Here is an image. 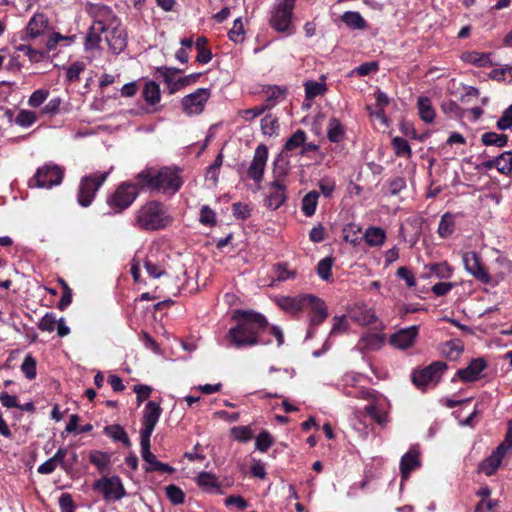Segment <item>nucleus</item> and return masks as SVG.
Here are the masks:
<instances>
[{"mask_svg": "<svg viewBox=\"0 0 512 512\" xmlns=\"http://www.w3.org/2000/svg\"><path fill=\"white\" fill-rule=\"evenodd\" d=\"M231 319L246 330L247 337L245 341H242L237 337L239 333L238 329H229L226 338L230 346L241 349L258 344H265L259 337L260 333L268 326L267 319L263 314L253 310L237 309L233 311Z\"/></svg>", "mask_w": 512, "mask_h": 512, "instance_id": "1", "label": "nucleus"}, {"mask_svg": "<svg viewBox=\"0 0 512 512\" xmlns=\"http://www.w3.org/2000/svg\"><path fill=\"white\" fill-rule=\"evenodd\" d=\"M135 180L144 191L169 196L176 194L183 184L180 169L176 167H163L159 170L145 168L135 176Z\"/></svg>", "mask_w": 512, "mask_h": 512, "instance_id": "2", "label": "nucleus"}, {"mask_svg": "<svg viewBox=\"0 0 512 512\" xmlns=\"http://www.w3.org/2000/svg\"><path fill=\"white\" fill-rule=\"evenodd\" d=\"M172 222L173 217L166 205L157 200H149L134 212L132 225L143 231H157L165 229Z\"/></svg>", "mask_w": 512, "mask_h": 512, "instance_id": "3", "label": "nucleus"}, {"mask_svg": "<svg viewBox=\"0 0 512 512\" xmlns=\"http://www.w3.org/2000/svg\"><path fill=\"white\" fill-rule=\"evenodd\" d=\"M97 17H103L106 21L105 39L115 55L124 51L127 46V33L121 26L120 20L114 15L112 9L106 5L97 7Z\"/></svg>", "mask_w": 512, "mask_h": 512, "instance_id": "4", "label": "nucleus"}, {"mask_svg": "<svg viewBox=\"0 0 512 512\" xmlns=\"http://www.w3.org/2000/svg\"><path fill=\"white\" fill-rule=\"evenodd\" d=\"M295 5L275 0L269 11V25L277 32L287 36L294 33L293 17Z\"/></svg>", "mask_w": 512, "mask_h": 512, "instance_id": "5", "label": "nucleus"}, {"mask_svg": "<svg viewBox=\"0 0 512 512\" xmlns=\"http://www.w3.org/2000/svg\"><path fill=\"white\" fill-rule=\"evenodd\" d=\"M64 169L54 163H45L36 170L33 178L28 182L29 187L51 189L62 183Z\"/></svg>", "mask_w": 512, "mask_h": 512, "instance_id": "6", "label": "nucleus"}, {"mask_svg": "<svg viewBox=\"0 0 512 512\" xmlns=\"http://www.w3.org/2000/svg\"><path fill=\"white\" fill-rule=\"evenodd\" d=\"M109 173V171H97L82 177L77 195V200L80 206L88 207L92 204L97 191L106 181Z\"/></svg>", "mask_w": 512, "mask_h": 512, "instance_id": "7", "label": "nucleus"}, {"mask_svg": "<svg viewBox=\"0 0 512 512\" xmlns=\"http://www.w3.org/2000/svg\"><path fill=\"white\" fill-rule=\"evenodd\" d=\"M140 191L143 190L138 187L136 180L135 183L123 182L108 196L107 204L116 212H121L132 205Z\"/></svg>", "mask_w": 512, "mask_h": 512, "instance_id": "8", "label": "nucleus"}, {"mask_svg": "<svg viewBox=\"0 0 512 512\" xmlns=\"http://www.w3.org/2000/svg\"><path fill=\"white\" fill-rule=\"evenodd\" d=\"M93 489L100 492L107 502L119 501L127 495L123 482L117 475L99 478L94 482Z\"/></svg>", "mask_w": 512, "mask_h": 512, "instance_id": "9", "label": "nucleus"}, {"mask_svg": "<svg viewBox=\"0 0 512 512\" xmlns=\"http://www.w3.org/2000/svg\"><path fill=\"white\" fill-rule=\"evenodd\" d=\"M210 96L211 92L208 88H198L184 96L181 100L183 112L188 116L201 114Z\"/></svg>", "mask_w": 512, "mask_h": 512, "instance_id": "10", "label": "nucleus"}, {"mask_svg": "<svg viewBox=\"0 0 512 512\" xmlns=\"http://www.w3.org/2000/svg\"><path fill=\"white\" fill-rule=\"evenodd\" d=\"M162 415V408L155 401H148L143 410L140 440H150L152 433Z\"/></svg>", "mask_w": 512, "mask_h": 512, "instance_id": "11", "label": "nucleus"}, {"mask_svg": "<svg viewBox=\"0 0 512 512\" xmlns=\"http://www.w3.org/2000/svg\"><path fill=\"white\" fill-rule=\"evenodd\" d=\"M447 369V365L443 361L432 362L427 367L414 371L412 381L417 387H424L429 383H437Z\"/></svg>", "mask_w": 512, "mask_h": 512, "instance_id": "12", "label": "nucleus"}, {"mask_svg": "<svg viewBox=\"0 0 512 512\" xmlns=\"http://www.w3.org/2000/svg\"><path fill=\"white\" fill-rule=\"evenodd\" d=\"M141 457L145 462L143 466L145 472H160L162 474H172L175 468L167 463L157 460V457L150 451V440H140Z\"/></svg>", "mask_w": 512, "mask_h": 512, "instance_id": "13", "label": "nucleus"}, {"mask_svg": "<svg viewBox=\"0 0 512 512\" xmlns=\"http://www.w3.org/2000/svg\"><path fill=\"white\" fill-rule=\"evenodd\" d=\"M268 160V148L264 144L256 147L253 159L247 169V176L255 183L259 184L263 180L265 167Z\"/></svg>", "mask_w": 512, "mask_h": 512, "instance_id": "14", "label": "nucleus"}, {"mask_svg": "<svg viewBox=\"0 0 512 512\" xmlns=\"http://www.w3.org/2000/svg\"><path fill=\"white\" fill-rule=\"evenodd\" d=\"M487 367L488 364L484 358H474L469 362L467 367L456 371L455 376L452 378V382H455L457 378L465 383L475 382L484 376L483 372Z\"/></svg>", "mask_w": 512, "mask_h": 512, "instance_id": "15", "label": "nucleus"}, {"mask_svg": "<svg viewBox=\"0 0 512 512\" xmlns=\"http://www.w3.org/2000/svg\"><path fill=\"white\" fill-rule=\"evenodd\" d=\"M419 335V327L412 325L406 328L399 329L389 337V344L398 350H406L411 348Z\"/></svg>", "mask_w": 512, "mask_h": 512, "instance_id": "16", "label": "nucleus"}, {"mask_svg": "<svg viewBox=\"0 0 512 512\" xmlns=\"http://www.w3.org/2000/svg\"><path fill=\"white\" fill-rule=\"evenodd\" d=\"M463 263L465 270L481 283L490 284L492 282V277L482 266L480 257L476 252L464 253Z\"/></svg>", "mask_w": 512, "mask_h": 512, "instance_id": "17", "label": "nucleus"}, {"mask_svg": "<svg viewBox=\"0 0 512 512\" xmlns=\"http://www.w3.org/2000/svg\"><path fill=\"white\" fill-rule=\"evenodd\" d=\"M313 296V294L282 296L277 298L276 302L278 306L285 312L290 314H297L303 310L308 309L311 301L313 300Z\"/></svg>", "mask_w": 512, "mask_h": 512, "instance_id": "18", "label": "nucleus"}, {"mask_svg": "<svg viewBox=\"0 0 512 512\" xmlns=\"http://www.w3.org/2000/svg\"><path fill=\"white\" fill-rule=\"evenodd\" d=\"M105 27V19L96 16L85 36L84 49L86 52L100 51L101 34L104 33Z\"/></svg>", "mask_w": 512, "mask_h": 512, "instance_id": "19", "label": "nucleus"}, {"mask_svg": "<svg viewBox=\"0 0 512 512\" xmlns=\"http://www.w3.org/2000/svg\"><path fill=\"white\" fill-rule=\"evenodd\" d=\"M386 343V336L383 333L367 332L361 335L354 350L361 354L379 351Z\"/></svg>", "mask_w": 512, "mask_h": 512, "instance_id": "20", "label": "nucleus"}, {"mask_svg": "<svg viewBox=\"0 0 512 512\" xmlns=\"http://www.w3.org/2000/svg\"><path fill=\"white\" fill-rule=\"evenodd\" d=\"M387 401L384 397L376 395L369 404L365 406V411L377 423L384 424L388 420L387 416Z\"/></svg>", "mask_w": 512, "mask_h": 512, "instance_id": "21", "label": "nucleus"}, {"mask_svg": "<svg viewBox=\"0 0 512 512\" xmlns=\"http://www.w3.org/2000/svg\"><path fill=\"white\" fill-rule=\"evenodd\" d=\"M286 185L284 182L272 181L266 205L272 210L278 209L286 201Z\"/></svg>", "mask_w": 512, "mask_h": 512, "instance_id": "22", "label": "nucleus"}, {"mask_svg": "<svg viewBox=\"0 0 512 512\" xmlns=\"http://www.w3.org/2000/svg\"><path fill=\"white\" fill-rule=\"evenodd\" d=\"M48 18L42 13L34 14L26 26L25 39H36L48 28Z\"/></svg>", "mask_w": 512, "mask_h": 512, "instance_id": "23", "label": "nucleus"}, {"mask_svg": "<svg viewBox=\"0 0 512 512\" xmlns=\"http://www.w3.org/2000/svg\"><path fill=\"white\" fill-rule=\"evenodd\" d=\"M308 309L311 310L309 323L311 327H318L328 317V310L325 302L317 296H313Z\"/></svg>", "mask_w": 512, "mask_h": 512, "instance_id": "24", "label": "nucleus"}, {"mask_svg": "<svg viewBox=\"0 0 512 512\" xmlns=\"http://www.w3.org/2000/svg\"><path fill=\"white\" fill-rule=\"evenodd\" d=\"M306 140V132L302 129H298L286 140L280 153L285 154L288 157L298 154Z\"/></svg>", "mask_w": 512, "mask_h": 512, "instance_id": "25", "label": "nucleus"}, {"mask_svg": "<svg viewBox=\"0 0 512 512\" xmlns=\"http://www.w3.org/2000/svg\"><path fill=\"white\" fill-rule=\"evenodd\" d=\"M418 467H420L419 452L412 448L402 456L400 461L402 479H408L410 473Z\"/></svg>", "mask_w": 512, "mask_h": 512, "instance_id": "26", "label": "nucleus"}, {"mask_svg": "<svg viewBox=\"0 0 512 512\" xmlns=\"http://www.w3.org/2000/svg\"><path fill=\"white\" fill-rule=\"evenodd\" d=\"M290 168V157L279 153L273 161V181L279 180V182H284V179L290 172Z\"/></svg>", "mask_w": 512, "mask_h": 512, "instance_id": "27", "label": "nucleus"}, {"mask_svg": "<svg viewBox=\"0 0 512 512\" xmlns=\"http://www.w3.org/2000/svg\"><path fill=\"white\" fill-rule=\"evenodd\" d=\"M326 77L321 76L320 81L307 80L304 83L306 100H313L318 96H322L327 92Z\"/></svg>", "mask_w": 512, "mask_h": 512, "instance_id": "28", "label": "nucleus"}, {"mask_svg": "<svg viewBox=\"0 0 512 512\" xmlns=\"http://www.w3.org/2000/svg\"><path fill=\"white\" fill-rule=\"evenodd\" d=\"M455 228H456L455 215L450 212H446L440 218L438 228H437V233H438L439 237L446 239L454 233Z\"/></svg>", "mask_w": 512, "mask_h": 512, "instance_id": "29", "label": "nucleus"}, {"mask_svg": "<svg viewBox=\"0 0 512 512\" xmlns=\"http://www.w3.org/2000/svg\"><path fill=\"white\" fill-rule=\"evenodd\" d=\"M264 93L266 95L264 106L269 110L275 107L286 94V89L278 85L268 86Z\"/></svg>", "mask_w": 512, "mask_h": 512, "instance_id": "30", "label": "nucleus"}, {"mask_svg": "<svg viewBox=\"0 0 512 512\" xmlns=\"http://www.w3.org/2000/svg\"><path fill=\"white\" fill-rule=\"evenodd\" d=\"M350 318L358 325L366 326L374 323L376 316L373 309L358 307L350 312Z\"/></svg>", "mask_w": 512, "mask_h": 512, "instance_id": "31", "label": "nucleus"}, {"mask_svg": "<svg viewBox=\"0 0 512 512\" xmlns=\"http://www.w3.org/2000/svg\"><path fill=\"white\" fill-rule=\"evenodd\" d=\"M341 21L352 30H364L367 28L366 20L357 11H346L341 15Z\"/></svg>", "mask_w": 512, "mask_h": 512, "instance_id": "32", "label": "nucleus"}, {"mask_svg": "<svg viewBox=\"0 0 512 512\" xmlns=\"http://www.w3.org/2000/svg\"><path fill=\"white\" fill-rule=\"evenodd\" d=\"M417 107L419 110L420 118L425 123H432L435 119V110L432 101L429 97L420 96L417 100Z\"/></svg>", "mask_w": 512, "mask_h": 512, "instance_id": "33", "label": "nucleus"}, {"mask_svg": "<svg viewBox=\"0 0 512 512\" xmlns=\"http://www.w3.org/2000/svg\"><path fill=\"white\" fill-rule=\"evenodd\" d=\"M104 433L115 442H121L125 447L131 446V441L124 430V428L118 424L106 426Z\"/></svg>", "mask_w": 512, "mask_h": 512, "instance_id": "34", "label": "nucleus"}, {"mask_svg": "<svg viewBox=\"0 0 512 512\" xmlns=\"http://www.w3.org/2000/svg\"><path fill=\"white\" fill-rule=\"evenodd\" d=\"M197 485L206 492L219 489L218 478L211 472H200L196 477Z\"/></svg>", "mask_w": 512, "mask_h": 512, "instance_id": "35", "label": "nucleus"}, {"mask_svg": "<svg viewBox=\"0 0 512 512\" xmlns=\"http://www.w3.org/2000/svg\"><path fill=\"white\" fill-rule=\"evenodd\" d=\"M327 137L332 143H338L345 137V130L341 122L333 117L329 120L327 126Z\"/></svg>", "mask_w": 512, "mask_h": 512, "instance_id": "36", "label": "nucleus"}, {"mask_svg": "<svg viewBox=\"0 0 512 512\" xmlns=\"http://www.w3.org/2000/svg\"><path fill=\"white\" fill-rule=\"evenodd\" d=\"M462 60L477 67H486L491 64L490 54L476 51L464 53Z\"/></svg>", "mask_w": 512, "mask_h": 512, "instance_id": "37", "label": "nucleus"}, {"mask_svg": "<svg viewBox=\"0 0 512 512\" xmlns=\"http://www.w3.org/2000/svg\"><path fill=\"white\" fill-rule=\"evenodd\" d=\"M319 195L317 191H310L303 197L301 209L305 216L311 217L315 214Z\"/></svg>", "mask_w": 512, "mask_h": 512, "instance_id": "38", "label": "nucleus"}, {"mask_svg": "<svg viewBox=\"0 0 512 512\" xmlns=\"http://www.w3.org/2000/svg\"><path fill=\"white\" fill-rule=\"evenodd\" d=\"M142 94L144 100L150 105L157 104L161 98L160 87L154 81H149L145 84Z\"/></svg>", "mask_w": 512, "mask_h": 512, "instance_id": "39", "label": "nucleus"}, {"mask_svg": "<svg viewBox=\"0 0 512 512\" xmlns=\"http://www.w3.org/2000/svg\"><path fill=\"white\" fill-rule=\"evenodd\" d=\"M385 238V231L380 227H369L364 234V239L370 246L382 245Z\"/></svg>", "mask_w": 512, "mask_h": 512, "instance_id": "40", "label": "nucleus"}, {"mask_svg": "<svg viewBox=\"0 0 512 512\" xmlns=\"http://www.w3.org/2000/svg\"><path fill=\"white\" fill-rule=\"evenodd\" d=\"M90 462L97 467L100 473H104L110 464V455L102 451H92L89 454Z\"/></svg>", "mask_w": 512, "mask_h": 512, "instance_id": "41", "label": "nucleus"}, {"mask_svg": "<svg viewBox=\"0 0 512 512\" xmlns=\"http://www.w3.org/2000/svg\"><path fill=\"white\" fill-rule=\"evenodd\" d=\"M481 141L485 146L505 147L508 143L506 134L496 132H486L481 136Z\"/></svg>", "mask_w": 512, "mask_h": 512, "instance_id": "42", "label": "nucleus"}, {"mask_svg": "<svg viewBox=\"0 0 512 512\" xmlns=\"http://www.w3.org/2000/svg\"><path fill=\"white\" fill-rule=\"evenodd\" d=\"M496 169L504 175L512 173V151H505L496 157Z\"/></svg>", "mask_w": 512, "mask_h": 512, "instance_id": "43", "label": "nucleus"}, {"mask_svg": "<svg viewBox=\"0 0 512 512\" xmlns=\"http://www.w3.org/2000/svg\"><path fill=\"white\" fill-rule=\"evenodd\" d=\"M502 460L491 453L480 465L479 470L486 476H492L500 467Z\"/></svg>", "mask_w": 512, "mask_h": 512, "instance_id": "44", "label": "nucleus"}, {"mask_svg": "<svg viewBox=\"0 0 512 512\" xmlns=\"http://www.w3.org/2000/svg\"><path fill=\"white\" fill-rule=\"evenodd\" d=\"M37 121V115L31 110L22 109L18 112L15 123L22 128H29Z\"/></svg>", "mask_w": 512, "mask_h": 512, "instance_id": "45", "label": "nucleus"}, {"mask_svg": "<svg viewBox=\"0 0 512 512\" xmlns=\"http://www.w3.org/2000/svg\"><path fill=\"white\" fill-rule=\"evenodd\" d=\"M360 233H361V228L354 223H349L343 228L344 240L353 245H357L360 242V240H361Z\"/></svg>", "mask_w": 512, "mask_h": 512, "instance_id": "46", "label": "nucleus"}, {"mask_svg": "<svg viewBox=\"0 0 512 512\" xmlns=\"http://www.w3.org/2000/svg\"><path fill=\"white\" fill-rule=\"evenodd\" d=\"M36 365H37L36 359L32 355L27 354L25 356L20 368H21L22 373L25 375V377L28 380L35 379V377L37 375Z\"/></svg>", "mask_w": 512, "mask_h": 512, "instance_id": "47", "label": "nucleus"}, {"mask_svg": "<svg viewBox=\"0 0 512 512\" xmlns=\"http://www.w3.org/2000/svg\"><path fill=\"white\" fill-rule=\"evenodd\" d=\"M392 147L397 156L409 158L412 154L408 141L403 137H394Z\"/></svg>", "mask_w": 512, "mask_h": 512, "instance_id": "48", "label": "nucleus"}, {"mask_svg": "<svg viewBox=\"0 0 512 512\" xmlns=\"http://www.w3.org/2000/svg\"><path fill=\"white\" fill-rule=\"evenodd\" d=\"M230 435L238 442H248L253 438V431L249 426H235L231 428Z\"/></svg>", "mask_w": 512, "mask_h": 512, "instance_id": "49", "label": "nucleus"}, {"mask_svg": "<svg viewBox=\"0 0 512 512\" xmlns=\"http://www.w3.org/2000/svg\"><path fill=\"white\" fill-rule=\"evenodd\" d=\"M144 267H145L147 273L149 274V276H151L153 278H159L165 273L164 267L161 264H159L153 260L152 254H149L147 256V258L145 259Z\"/></svg>", "mask_w": 512, "mask_h": 512, "instance_id": "50", "label": "nucleus"}, {"mask_svg": "<svg viewBox=\"0 0 512 512\" xmlns=\"http://www.w3.org/2000/svg\"><path fill=\"white\" fill-rule=\"evenodd\" d=\"M85 68L86 65L84 62L75 61L71 63L66 69V80L71 83L78 81Z\"/></svg>", "mask_w": 512, "mask_h": 512, "instance_id": "51", "label": "nucleus"}, {"mask_svg": "<svg viewBox=\"0 0 512 512\" xmlns=\"http://www.w3.org/2000/svg\"><path fill=\"white\" fill-rule=\"evenodd\" d=\"M177 72H179V70L165 68V71L162 73L164 82L167 84L170 94H173L183 88L182 85L178 83V79L174 78V73Z\"/></svg>", "mask_w": 512, "mask_h": 512, "instance_id": "52", "label": "nucleus"}, {"mask_svg": "<svg viewBox=\"0 0 512 512\" xmlns=\"http://www.w3.org/2000/svg\"><path fill=\"white\" fill-rule=\"evenodd\" d=\"M177 72H179V70L165 68V71L162 73L164 82L167 84L170 94H173L183 88L182 85L178 83V79L174 78V73Z\"/></svg>", "mask_w": 512, "mask_h": 512, "instance_id": "53", "label": "nucleus"}, {"mask_svg": "<svg viewBox=\"0 0 512 512\" xmlns=\"http://www.w3.org/2000/svg\"><path fill=\"white\" fill-rule=\"evenodd\" d=\"M463 352V345L457 340H451L444 344L442 353L451 359L457 358Z\"/></svg>", "mask_w": 512, "mask_h": 512, "instance_id": "54", "label": "nucleus"}, {"mask_svg": "<svg viewBox=\"0 0 512 512\" xmlns=\"http://www.w3.org/2000/svg\"><path fill=\"white\" fill-rule=\"evenodd\" d=\"M333 265V259L326 257L318 262L317 273L319 277L324 281L331 279V270Z\"/></svg>", "mask_w": 512, "mask_h": 512, "instance_id": "55", "label": "nucleus"}, {"mask_svg": "<svg viewBox=\"0 0 512 512\" xmlns=\"http://www.w3.org/2000/svg\"><path fill=\"white\" fill-rule=\"evenodd\" d=\"M274 272L276 275L275 280L279 282H283L289 279L295 278L296 272L293 270H289L287 264L285 263H277L274 265Z\"/></svg>", "mask_w": 512, "mask_h": 512, "instance_id": "56", "label": "nucleus"}, {"mask_svg": "<svg viewBox=\"0 0 512 512\" xmlns=\"http://www.w3.org/2000/svg\"><path fill=\"white\" fill-rule=\"evenodd\" d=\"M344 395H346L347 397L362 398L368 400H372L376 396L374 391L359 386H357L354 389H345Z\"/></svg>", "mask_w": 512, "mask_h": 512, "instance_id": "57", "label": "nucleus"}, {"mask_svg": "<svg viewBox=\"0 0 512 512\" xmlns=\"http://www.w3.org/2000/svg\"><path fill=\"white\" fill-rule=\"evenodd\" d=\"M58 320L54 313H46L38 323V328L41 331L53 332L57 326Z\"/></svg>", "mask_w": 512, "mask_h": 512, "instance_id": "58", "label": "nucleus"}, {"mask_svg": "<svg viewBox=\"0 0 512 512\" xmlns=\"http://www.w3.org/2000/svg\"><path fill=\"white\" fill-rule=\"evenodd\" d=\"M49 91L47 89L35 90L28 99V105L32 108L40 107L48 98Z\"/></svg>", "mask_w": 512, "mask_h": 512, "instance_id": "59", "label": "nucleus"}, {"mask_svg": "<svg viewBox=\"0 0 512 512\" xmlns=\"http://www.w3.org/2000/svg\"><path fill=\"white\" fill-rule=\"evenodd\" d=\"M279 128L278 120L272 115H266L261 120V129L265 135L272 136Z\"/></svg>", "mask_w": 512, "mask_h": 512, "instance_id": "60", "label": "nucleus"}, {"mask_svg": "<svg viewBox=\"0 0 512 512\" xmlns=\"http://www.w3.org/2000/svg\"><path fill=\"white\" fill-rule=\"evenodd\" d=\"M168 499L175 505L182 504L185 500L184 492L176 485H168L166 488Z\"/></svg>", "mask_w": 512, "mask_h": 512, "instance_id": "61", "label": "nucleus"}, {"mask_svg": "<svg viewBox=\"0 0 512 512\" xmlns=\"http://www.w3.org/2000/svg\"><path fill=\"white\" fill-rule=\"evenodd\" d=\"M430 272L440 279H446L452 275V269L446 262L432 264Z\"/></svg>", "mask_w": 512, "mask_h": 512, "instance_id": "62", "label": "nucleus"}, {"mask_svg": "<svg viewBox=\"0 0 512 512\" xmlns=\"http://www.w3.org/2000/svg\"><path fill=\"white\" fill-rule=\"evenodd\" d=\"M273 445V439L267 431L261 432L255 441V448L260 452H266Z\"/></svg>", "mask_w": 512, "mask_h": 512, "instance_id": "63", "label": "nucleus"}, {"mask_svg": "<svg viewBox=\"0 0 512 512\" xmlns=\"http://www.w3.org/2000/svg\"><path fill=\"white\" fill-rule=\"evenodd\" d=\"M499 130H508L512 128V104L504 110L502 116L496 124Z\"/></svg>", "mask_w": 512, "mask_h": 512, "instance_id": "64", "label": "nucleus"}]
</instances>
